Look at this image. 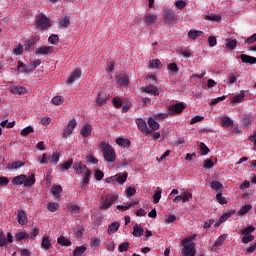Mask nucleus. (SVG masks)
I'll return each mask as SVG.
<instances>
[{
    "label": "nucleus",
    "mask_w": 256,
    "mask_h": 256,
    "mask_svg": "<svg viewBox=\"0 0 256 256\" xmlns=\"http://www.w3.org/2000/svg\"><path fill=\"white\" fill-rule=\"evenodd\" d=\"M92 125L85 124L84 127L81 129L80 134L83 138H88L92 134Z\"/></svg>",
    "instance_id": "obj_20"
},
{
    "label": "nucleus",
    "mask_w": 256,
    "mask_h": 256,
    "mask_svg": "<svg viewBox=\"0 0 256 256\" xmlns=\"http://www.w3.org/2000/svg\"><path fill=\"white\" fill-rule=\"evenodd\" d=\"M211 188L215 191H221L223 190V184H221L219 181H212Z\"/></svg>",
    "instance_id": "obj_46"
},
{
    "label": "nucleus",
    "mask_w": 256,
    "mask_h": 256,
    "mask_svg": "<svg viewBox=\"0 0 256 256\" xmlns=\"http://www.w3.org/2000/svg\"><path fill=\"white\" fill-rule=\"evenodd\" d=\"M116 144L125 148V147H129L131 145V142L128 139L117 138Z\"/></svg>",
    "instance_id": "obj_35"
},
{
    "label": "nucleus",
    "mask_w": 256,
    "mask_h": 256,
    "mask_svg": "<svg viewBox=\"0 0 256 256\" xmlns=\"http://www.w3.org/2000/svg\"><path fill=\"white\" fill-rule=\"evenodd\" d=\"M0 246H7V237L5 236L3 230H0Z\"/></svg>",
    "instance_id": "obj_56"
},
{
    "label": "nucleus",
    "mask_w": 256,
    "mask_h": 256,
    "mask_svg": "<svg viewBox=\"0 0 256 256\" xmlns=\"http://www.w3.org/2000/svg\"><path fill=\"white\" fill-rule=\"evenodd\" d=\"M67 210L71 214H78V213H80V206L79 205H67Z\"/></svg>",
    "instance_id": "obj_39"
},
{
    "label": "nucleus",
    "mask_w": 256,
    "mask_h": 256,
    "mask_svg": "<svg viewBox=\"0 0 256 256\" xmlns=\"http://www.w3.org/2000/svg\"><path fill=\"white\" fill-rule=\"evenodd\" d=\"M63 103V96H54L52 97V104L56 105V106H59Z\"/></svg>",
    "instance_id": "obj_54"
},
{
    "label": "nucleus",
    "mask_w": 256,
    "mask_h": 256,
    "mask_svg": "<svg viewBox=\"0 0 256 256\" xmlns=\"http://www.w3.org/2000/svg\"><path fill=\"white\" fill-rule=\"evenodd\" d=\"M168 71L173 75H177L179 73V68L176 63H170L168 64Z\"/></svg>",
    "instance_id": "obj_38"
},
{
    "label": "nucleus",
    "mask_w": 256,
    "mask_h": 256,
    "mask_svg": "<svg viewBox=\"0 0 256 256\" xmlns=\"http://www.w3.org/2000/svg\"><path fill=\"white\" fill-rule=\"evenodd\" d=\"M164 20L166 23L173 24L177 21V16L174 13V10H170V8H166L164 10Z\"/></svg>",
    "instance_id": "obj_7"
},
{
    "label": "nucleus",
    "mask_w": 256,
    "mask_h": 256,
    "mask_svg": "<svg viewBox=\"0 0 256 256\" xmlns=\"http://www.w3.org/2000/svg\"><path fill=\"white\" fill-rule=\"evenodd\" d=\"M50 159H51V156L47 155V153H44L42 157L41 156L38 157V160L40 161L41 164H47L48 160Z\"/></svg>",
    "instance_id": "obj_58"
},
{
    "label": "nucleus",
    "mask_w": 256,
    "mask_h": 256,
    "mask_svg": "<svg viewBox=\"0 0 256 256\" xmlns=\"http://www.w3.org/2000/svg\"><path fill=\"white\" fill-rule=\"evenodd\" d=\"M119 227H120V224L118 221H114L112 222V224H109L108 230H107L108 235L115 234L118 231Z\"/></svg>",
    "instance_id": "obj_23"
},
{
    "label": "nucleus",
    "mask_w": 256,
    "mask_h": 256,
    "mask_svg": "<svg viewBox=\"0 0 256 256\" xmlns=\"http://www.w3.org/2000/svg\"><path fill=\"white\" fill-rule=\"evenodd\" d=\"M181 246H184L181 251L182 256H195L196 255V251H195L196 244L194 242H192L191 238H185L184 240H182Z\"/></svg>",
    "instance_id": "obj_3"
},
{
    "label": "nucleus",
    "mask_w": 256,
    "mask_h": 256,
    "mask_svg": "<svg viewBox=\"0 0 256 256\" xmlns=\"http://www.w3.org/2000/svg\"><path fill=\"white\" fill-rule=\"evenodd\" d=\"M34 132V128L31 127V126H28L26 128H24L22 131H21V135L26 137L28 136L30 133H33Z\"/></svg>",
    "instance_id": "obj_60"
},
{
    "label": "nucleus",
    "mask_w": 256,
    "mask_h": 256,
    "mask_svg": "<svg viewBox=\"0 0 256 256\" xmlns=\"http://www.w3.org/2000/svg\"><path fill=\"white\" fill-rule=\"evenodd\" d=\"M205 20L220 22L221 21V16L210 14V15L205 16Z\"/></svg>",
    "instance_id": "obj_52"
},
{
    "label": "nucleus",
    "mask_w": 256,
    "mask_h": 256,
    "mask_svg": "<svg viewBox=\"0 0 256 256\" xmlns=\"http://www.w3.org/2000/svg\"><path fill=\"white\" fill-rule=\"evenodd\" d=\"M54 47L53 46H41L36 49L35 53L38 55H48L53 53Z\"/></svg>",
    "instance_id": "obj_14"
},
{
    "label": "nucleus",
    "mask_w": 256,
    "mask_h": 256,
    "mask_svg": "<svg viewBox=\"0 0 256 256\" xmlns=\"http://www.w3.org/2000/svg\"><path fill=\"white\" fill-rule=\"evenodd\" d=\"M109 99V97L107 96L106 93L104 92H99L98 96L96 98V104L98 106H104L105 104H107V100Z\"/></svg>",
    "instance_id": "obj_16"
},
{
    "label": "nucleus",
    "mask_w": 256,
    "mask_h": 256,
    "mask_svg": "<svg viewBox=\"0 0 256 256\" xmlns=\"http://www.w3.org/2000/svg\"><path fill=\"white\" fill-rule=\"evenodd\" d=\"M148 124L152 130H159L160 125L154 120V118H149Z\"/></svg>",
    "instance_id": "obj_45"
},
{
    "label": "nucleus",
    "mask_w": 256,
    "mask_h": 256,
    "mask_svg": "<svg viewBox=\"0 0 256 256\" xmlns=\"http://www.w3.org/2000/svg\"><path fill=\"white\" fill-rule=\"evenodd\" d=\"M204 34L203 31H198V30H190L188 32V38L191 40H197L198 37H201Z\"/></svg>",
    "instance_id": "obj_26"
},
{
    "label": "nucleus",
    "mask_w": 256,
    "mask_h": 256,
    "mask_svg": "<svg viewBox=\"0 0 256 256\" xmlns=\"http://www.w3.org/2000/svg\"><path fill=\"white\" fill-rule=\"evenodd\" d=\"M237 44H238V42L236 40H233V39H226L225 40L226 48H228L230 50L235 49Z\"/></svg>",
    "instance_id": "obj_34"
},
{
    "label": "nucleus",
    "mask_w": 256,
    "mask_h": 256,
    "mask_svg": "<svg viewBox=\"0 0 256 256\" xmlns=\"http://www.w3.org/2000/svg\"><path fill=\"white\" fill-rule=\"evenodd\" d=\"M160 67H162V64L159 59H154L150 61V64H149L150 69H160Z\"/></svg>",
    "instance_id": "obj_37"
},
{
    "label": "nucleus",
    "mask_w": 256,
    "mask_h": 256,
    "mask_svg": "<svg viewBox=\"0 0 256 256\" xmlns=\"http://www.w3.org/2000/svg\"><path fill=\"white\" fill-rule=\"evenodd\" d=\"M130 244L128 242H124L119 245L118 250L119 252H125L129 249Z\"/></svg>",
    "instance_id": "obj_61"
},
{
    "label": "nucleus",
    "mask_w": 256,
    "mask_h": 256,
    "mask_svg": "<svg viewBox=\"0 0 256 256\" xmlns=\"http://www.w3.org/2000/svg\"><path fill=\"white\" fill-rule=\"evenodd\" d=\"M15 238H16V241H22L24 239L29 238V235L27 234V232H18Z\"/></svg>",
    "instance_id": "obj_53"
},
{
    "label": "nucleus",
    "mask_w": 256,
    "mask_h": 256,
    "mask_svg": "<svg viewBox=\"0 0 256 256\" xmlns=\"http://www.w3.org/2000/svg\"><path fill=\"white\" fill-rule=\"evenodd\" d=\"M58 244L68 247L72 245V242L65 237H60L58 238Z\"/></svg>",
    "instance_id": "obj_47"
},
{
    "label": "nucleus",
    "mask_w": 256,
    "mask_h": 256,
    "mask_svg": "<svg viewBox=\"0 0 256 256\" xmlns=\"http://www.w3.org/2000/svg\"><path fill=\"white\" fill-rule=\"evenodd\" d=\"M113 106L118 109L122 107V100L119 97H114L112 100Z\"/></svg>",
    "instance_id": "obj_59"
},
{
    "label": "nucleus",
    "mask_w": 256,
    "mask_h": 256,
    "mask_svg": "<svg viewBox=\"0 0 256 256\" xmlns=\"http://www.w3.org/2000/svg\"><path fill=\"white\" fill-rule=\"evenodd\" d=\"M73 169L76 175H84L80 183V188H88L90 185L92 171L87 167V165L83 164V162L79 160L73 163Z\"/></svg>",
    "instance_id": "obj_1"
},
{
    "label": "nucleus",
    "mask_w": 256,
    "mask_h": 256,
    "mask_svg": "<svg viewBox=\"0 0 256 256\" xmlns=\"http://www.w3.org/2000/svg\"><path fill=\"white\" fill-rule=\"evenodd\" d=\"M24 165L21 161H15L12 164H8L7 169H20Z\"/></svg>",
    "instance_id": "obj_49"
},
{
    "label": "nucleus",
    "mask_w": 256,
    "mask_h": 256,
    "mask_svg": "<svg viewBox=\"0 0 256 256\" xmlns=\"http://www.w3.org/2000/svg\"><path fill=\"white\" fill-rule=\"evenodd\" d=\"M17 219H18V223H19L20 225H25V224H27L28 217H27L26 212H25L23 209L18 210Z\"/></svg>",
    "instance_id": "obj_17"
},
{
    "label": "nucleus",
    "mask_w": 256,
    "mask_h": 256,
    "mask_svg": "<svg viewBox=\"0 0 256 256\" xmlns=\"http://www.w3.org/2000/svg\"><path fill=\"white\" fill-rule=\"evenodd\" d=\"M192 198H193V194L192 193L184 192L182 195H177L173 199V203L174 204H179L180 202L186 203V202H188Z\"/></svg>",
    "instance_id": "obj_8"
},
{
    "label": "nucleus",
    "mask_w": 256,
    "mask_h": 256,
    "mask_svg": "<svg viewBox=\"0 0 256 256\" xmlns=\"http://www.w3.org/2000/svg\"><path fill=\"white\" fill-rule=\"evenodd\" d=\"M76 127H77V120H75V118H73L72 120H69L68 125L63 130L62 137L67 138L68 136H70Z\"/></svg>",
    "instance_id": "obj_6"
},
{
    "label": "nucleus",
    "mask_w": 256,
    "mask_h": 256,
    "mask_svg": "<svg viewBox=\"0 0 256 256\" xmlns=\"http://www.w3.org/2000/svg\"><path fill=\"white\" fill-rule=\"evenodd\" d=\"M128 173L123 172V174L118 173L112 176V183H118L119 185H123L127 181Z\"/></svg>",
    "instance_id": "obj_10"
},
{
    "label": "nucleus",
    "mask_w": 256,
    "mask_h": 256,
    "mask_svg": "<svg viewBox=\"0 0 256 256\" xmlns=\"http://www.w3.org/2000/svg\"><path fill=\"white\" fill-rule=\"evenodd\" d=\"M10 92L14 95H25L27 94V89L22 86H12L10 87Z\"/></svg>",
    "instance_id": "obj_18"
},
{
    "label": "nucleus",
    "mask_w": 256,
    "mask_h": 256,
    "mask_svg": "<svg viewBox=\"0 0 256 256\" xmlns=\"http://www.w3.org/2000/svg\"><path fill=\"white\" fill-rule=\"evenodd\" d=\"M248 93V90H241L240 94L233 96L231 99L232 103H242L245 98V94Z\"/></svg>",
    "instance_id": "obj_22"
},
{
    "label": "nucleus",
    "mask_w": 256,
    "mask_h": 256,
    "mask_svg": "<svg viewBox=\"0 0 256 256\" xmlns=\"http://www.w3.org/2000/svg\"><path fill=\"white\" fill-rule=\"evenodd\" d=\"M47 208L50 212L54 213L59 210V204L57 202H49Z\"/></svg>",
    "instance_id": "obj_41"
},
{
    "label": "nucleus",
    "mask_w": 256,
    "mask_h": 256,
    "mask_svg": "<svg viewBox=\"0 0 256 256\" xmlns=\"http://www.w3.org/2000/svg\"><path fill=\"white\" fill-rule=\"evenodd\" d=\"M174 6L177 10H183L187 7V2L185 0H175Z\"/></svg>",
    "instance_id": "obj_33"
},
{
    "label": "nucleus",
    "mask_w": 256,
    "mask_h": 256,
    "mask_svg": "<svg viewBox=\"0 0 256 256\" xmlns=\"http://www.w3.org/2000/svg\"><path fill=\"white\" fill-rule=\"evenodd\" d=\"M225 240H227V235L223 234L221 235L214 243L212 247V251H215L216 247L222 246L225 243Z\"/></svg>",
    "instance_id": "obj_27"
},
{
    "label": "nucleus",
    "mask_w": 256,
    "mask_h": 256,
    "mask_svg": "<svg viewBox=\"0 0 256 256\" xmlns=\"http://www.w3.org/2000/svg\"><path fill=\"white\" fill-rule=\"evenodd\" d=\"M199 148L201 155H207L210 152V148L205 143H200Z\"/></svg>",
    "instance_id": "obj_50"
},
{
    "label": "nucleus",
    "mask_w": 256,
    "mask_h": 256,
    "mask_svg": "<svg viewBox=\"0 0 256 256\" xmlns=\"http://www.w3.org/2000/svg\"><path fill=\"white\" fill-rule=\"evenodd\" d=\"M116 81L119 86H128L129 85V76L127 74H118L116 75Z\"/></svg>",
    "instance_id": "obj_13"
},
{
    "label": "nucleus",
    "mask_w": 256,
    "mask_h": 256,
    "mask_svg": "<svg viewBox=\"0 0 256 256\" xmlns=\"http://www.w3.org/2000/svg\"><path fill=\"white\" fill-rule=\"evenodd\" d=\"M133 205H134L133 202H130V203H128V204H125V203H124V204H122V205H117L116 209L119 210V211L124 212V211L129 210Z\"/></svg>",
    "instance_id": "obj_42"
},
{
    "label": "nucleus",
    "mask_w": 256,
    "mask_h": 256,
    "mask_svg": "<svg viewBox=\"0 0 256 256\" xmlns=\"http://www.w3.org/2000/svg\"><path fill=\"white\" fill-rule=\"evenodd\" d=\"M74 166V162H73V159H69L67 162H64L62 164H60V171H66L68 169H71V167Z\"/></svg>",
    "instance_id": "obj_28"
},
{
    "label": "nucleus",
    "mask_w": 256,
    "mask_h": 256,
    "mask_svg": "<svg viewBox=\"0 0 256 256\" xmlns=\"http://www.w3.org/2000/svg\"><path fill=\"white\" fill-rule=\"evenodd\" d=\"M105 177V174L103 171L97 169L95 170V180L96 181H102Z\"/></svg>",
    "instance_id": "obj_57"
},
{
    "label": "nucleus",
    "mask_w": 256,
    "mask_h": 256,
    "mask_svg": "<svg viewBox=\"0 0 256 256\" xmlns=\"http://www.w3.org/2000/svg\"><path fill=\"white\" fill-rule=\"evenodd\" d=\"M223 127H230L233 125V121L229 116H224L221 120Z\"/></svg>",
    "instance_id": "obj_48"
},
{
    "label": "nucleus",
    "mask_w": 256,
    "mask_h": 256,
    "mask_svg": "<svg viewBox=\"0 0 256 256\" xmlns=\"http://www.w3.org/2000/svg\"><path fill=\"white\" fill-rule=\"evenodd\" d=\"M252 209L251 204H246L241 207V209L238 211L239 216L246 215L250 210Z\"/></svg>",
    "instance_id": "obj_32"
},
{
    "label": "nucleus",
    "mask_w": 256,
    "mask_h": 256,
    "mask_svg": "<svg viewBox=\"0 0 256 256\" xmlns=\"http://www.w3.org/2000/svg\"><path fill=\"white\" fill-rule=\"evenodd\" d=\"M100 148L104 159L108 163L115 162V159H117V154L115 153V149L109 145V143H101Z\"/></svg>",
    "instance_id": "obj_2"
},
{
    "label": "nucleus",
    "mask_w": 256,
    "mask_h": 256,
    "mask_svg": "<svg viewBox=\"0 0 256 256\" xmlns=\"http://www.w3.org/2000/svg\"><path fill=\"white\" fill-rule=\"evenodd\" d=\"M101 245V239L99 238H93L90 242V247L93 250H96Z\"/></svg>",
    "instance_id": "obj_40"
},
{
    "label": "nucleus",
    "mask_w": 256,
    "mask_h": 256,
    "mask_svg": "<svg viewBox=\"0 0 256 256\" xmlns=\"http://www.w3.org/2000/svg\"><path fill=\"white\" fill-rule=\"evenodd\" d=\"M40 40V37L37 35L27 41L24 42V48L25 50H30L34 47V45Z\"/></svg>",
    "instance_id": "obj_19"
},
{
    "label": "nucleus",
    "mask_w": 256,
    "mask_h": 256,
    "mask_svg": "<svg viewBox=\"0 0 256 256\" xmlns=\"http://www.w3.org/2000/svg\"><path fill=\"white\" fill-rule=\"evenodd\" d=\"M25 181H26V175L25 174H21V175H18V176L13 178L12 184L14 186H21L23 184L25 185Z\"/></svg>",
    "instance_id": "obj_21"
},
{
    "label": "nucleus",
    "mask_w": 256,
    "mask_h": 256,
    "mask_svg": "<svg viewBox=\"0 0 256 256\" xmlns=\"http://www.w3.org/2000/svg\"><path fill=\"white\" fill-rule=\"evenodd\" d=\"M186 108L185 104L183 102H178L173 105H170V113L180 114L184 111Z\"/></svg>",
    "instance_id": "obj_12"
},
{
    "label": "nucleus",
    "mask_w": 256,
    "mask_h": 256,
    "mask_svg": "<svg viewBox=\"0 0 256 256\" xmlns=\"http://www.w3.org/2000/svg\"><path fill=\"white\" fill-rule=\"evenodd\" d=\"M232 215H234V211L223 213L220 216V223H225Z\"/></svg>",
    "instance_id": "obj_44"
},
{
    "label": "nucleus",
    "mask_w": 256,
    "mask_h": 256,
    "mask_svg": "<svg viewBox=\"0 0 256 256\" xmlns=\"http://www.w3.org/2000/svg\"><path fill=\"white\" fill-rule=\"evenodd\" d=\"M82 76L81 69H75L72 74L69 76V78L66 80L67 85L74 84L78 79H80Z\"/></svg>",
    "instance_id": "obj_9"
},
{
    "label": "nucleus",
    "mask_w": 256,
    "mask_h": 256,
    "mask_svg": "<svg viewBox=\"0 0 256 256\" xmlns=\"http://www.w3.org/2000/svg\"><path fill=\"white\" fill-rule=\"evenodd\" d=\"M136 124L138 126V128L146 134H150L151 131L149 130V128L147 127L146 122L143 120V118H137L136 120Z\"/></svg>",
    "instance_id": "obj_15"
},
{
    "label": "nucleus",
    "mask_w": 256,
    "mask_h": 256,
    "mask_svg": "<svg viewBox=\"0 0 256 256\" xmlns=\"http://www.w3.org/2000/svg\"><path fill=\"white\" fill-rule=\"evenodd\" d=\"M240 59H241L242 63H250V65H254V63H256V57L249 56L246 54H242L240 56Z\"/></svg>",
    "instance_id": "obj_24"
},
{
    "label": "nucleus",
    "mask_w": 256,
    "mask_h": 256,
    "mask_svg": "<svg viewBox=\"0 0 256 256\" xmlns=\"http://www.w3.org/2000/svg\"><path fill=\"white\" fill-rule=\"evenodd\" d=\"M60 156L61 154L59 152H54V154H52V157H50V161L52 162V164L54 165L58 164L60 160Z\"/></svg>",
    "instance_id": "obj_51"
},
{
    "label": "nucleus",
    "mask_w": 256,
    "mask_h": 256,
    "mask_svg": "<svg viewBox=\"0 0 256 256\" xmlns=\"http://www.w3.org/2000/svg\"><path fill=\"white\" fill-rule=\"evenodd\" d=\"M70 24H71V21L69 17H64L63 19L60 20V26L63 28L69 27Z\"/></svg>",
    "instance_id": "obj_55"
},
{
    "label": "nucleus",
    "mask_w": 256,
    "mask_h": 256,
    "mask_svg": "<svg viewBox=\"0 0 256 256\" xmlns=\"http://www.w3.org/2000/svg\"><path fill=\"white\" fill-rule=\"evenodd\" d=\"M157 19H158V17L156 15H152L150 13L146 14L144 17V20L148 26L155 24Z\"/></svg>",
    "instance_id": "obj_25"
},
{
    "label": "nucleus",
    "mask_w": 256,
    "mask_h": 256,
    "mask_svg": "<svg viewBox=\"0 0 256 256\" xmlns=\"http://www.w3.org/2000/svg\"><path fill=\"white\" fill-rule=\"evenodd\" d=\"M48 41L54 45L59 43V36L58 35H50Z\"/></svg>",
    "instance_id": "obj_64"
},
{
    "label": "nucleus",
    "mask_w": 256,
    "mask_h": 256,
    "mask_svg": "<svg viewBox=\"0 0 256 256\" xmlns=\"http://www.w3.org/2000/svg\"><path fill=\"white\" fill-rule=\"evenodd\" d=\"M237 78H238V76H236L234 73H229L227 85L231 86V85L235 84L237 82Z\"/></svg>",
    "instance_id": "obj_43"
},
{
    "label": "nucleus",
    "mask_w": 256,
    "mask_h": 256,
    "mask_svg": "<svg viewBox=\"0 0 256 256\" xmlns=\"http://www.w3.org/2000/svg\"><path fill=\"white\" fill-rule=\"evenodd\" d=\"M144 233V230L142 228V226H139L138 224H135V226L133 227V235L135 237H141Z\"/></svg>",
    "instance_id": "obj_31"
},
{
    "label": "nucleus",
    "mask_w": 256,
    "mask_h": 256,
    "mask_svg": "<svg viewBox=\"0 0 256 256\" xmlns=\"http://www.w3.org/2000/svg\"><path fill=\"white\" fill-rule=\"evenodd\" d=\"M254 231H255L254 226H248L247 228H244V230H242V235H250Z\"/></svg>",
    "instance_id": "obj_62"
},
{
    "label": "nucleus",
    "mask_w": 256,
    "mask_h": 256,
    "mask_svg": "<svg viewBox=\"0 0 256 256\" xmlns=\"http://www.w3.org/2000/svg\"><path fill=\"white\" fill-rule=\"evenodd\" d=\"M36 27L39 30H46L51 27V21L44 14H41L37 17Z\"/></svg>",
    "instance_id": "obj_5"
},
{
    "label": "nucleus",
    "mask_w": 256,
    "mask_h": 256,
    "mask_svg": "<svg viewBox=\"0 0 256 256\" xmlns=\"http://www.w3.org/2000/svg\"><path fill=\"white\" fill-rule=\"evenodd\" d=\"M87 251V247L80 246L76 247L73 251V256H82Z\"/></svg>",
    "instance_id": "obj_36"
},
{
    "label": "nucleus",
    "mask_w": 256,
    "mask_h": 256,
    "mask_svg": "<svg viewBox=\"0 0 256 256\" xmlns=\"http://www.w3.org/2000/svg\"><path fill=\"white\" fill-rule=\"evenodd\" d=\"M41 246L44 250H49L51 248V240L49 236L43 237Z\"/></svg>",
    "instance_id": "obj_29"
},
{
    "label": "nucleus",
    "mask_w": 256,
    "mask_h": 256,
    "mask_svg": "<svg viewBox=\"0 0 256 256\" xmlns=\"http://www.w3.org/2000/svg\"><path fill=\"white\" fill-rule=\"evenodd\" d=\"M254 239H255V237L253 235H245L242 238V243L247 244V243L252 242Z\"/></svg>",
    "instance_id": "obj_63"
},
{
    "label": "nucleus",
    "mask_w": 256,
    "mask_h": 256,
    "mask_svg": "<svg viewBox=\"0 0 256 256\" xmlns=\"http://www.w3.org/2000/svg\"><path fill=\"white\" fill-rule=\"evenodd\" d=\"M35 183H36V179H35L34 174L29 176V178H27V176H26V180L24 182L25 187L31 188Z\"/></svg>",
    "instance_id": "obj_30"
},
{
    "label": "nucleus",
    "mask_w": 256,
    "mask_h": 256,
    "mask_svg": "<svg viewBox=\"0 0 256 256\" xmlns=\"http://www.w3.org/2000/svg\"><path fill=\"white\" fill-rule=\"evenodd\" d=\"M117 200H118V196L116 194H108V195L102 196L99 209L101 211L109 210V208H111V206H113V204H115Z\"/></svg>",
    "instance_id": "obj_4"
},
{
    "label": "nucleus",
    "mask_w": 256,
    "mask_h": 256,
    "mask_svg": "<svg viewBox=\"0 0 256 256\" xmlns=\"http://www.w3.org/2000/svg\"><path fill=\"white\" fill-rule=\"evenodd\" d=\"M142 92L146 93V94H151L155 97L160 95L159 89L156 86L152 85V84L148 85V86H145V87H142Z\"/></svg>",
    "instance_id": "obj_11"
}]
</instances>
